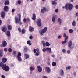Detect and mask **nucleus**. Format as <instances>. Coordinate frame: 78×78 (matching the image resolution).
Here are the masks:
<instances>
[{"label":"nucleus","mask_w":78,"mask_h":78,"mask_svg":"<svg viewBox=\"0 0 78 78\" xmlns=\"http://www.w3.org/2000/svg\"><path fill=\"white\" fill-rule=\"evenodd\" d=\"M18 19L17 16L15 17V22L16 23H18L19 25H22V23L21 22V15L20 13L18 14Z\"/></svg>","instance_id":"f257e3e1"},{"label":"nucleus","mask_w":78,"mask_h":78,"mask_svg":"<svg viewBox=\"0 0 78 78\" xmlns=\"http://www.w3.org/2000/svg\"><path fill=\"white\" fill-rule=\"evenodd\" d=\"M65 8L66 10H69V9L70 11H71L73 8V5L71 3H70L69 4H66L65 5V6L62 7V8L63 9H64Z\"/></svg>","instance_id":"f03ea898"},{"label":"nucleus","mask_w":78,"mask_h":78,"mask_svg":"<svg viewBox=\"0 0 78 78\" xmlns=\"http://www.w3.org/2000/svg\"><path fill=\"white\" fill-rule=\"evenodd\" d=\"M47 31V28L45 27L42 30L39 31V33L41 36H42L44 34V33H46Z\"/></svg>","instance_id":"7ed1b4c3"},{"label":"nucleus","mask_w":78,"mask_h":78,"mask_svg":"<svg viewBox=\"0 0 78 78\" xmlns=\"http://www.w3.org/2000/svg\"><path fill=\"white\" fill-rule=\"evenodd\" d=\"M2 69L3 70H5L6 72H8L9 71V66H7L6 64H5L4 65L2 66Z\"/></svg>","instance_id":"20e7f679"},{"label":"nucleus","mask_w":78,"mask_h":78,"mask_svg":"<svg viewBox=\"0 0 78 78\" xmlns=\"http://www.w3.org/2000/svg\"><path fill=\"white\" fill-rule=\"evenodd\" d=\"M2 45L3 47H5L7 46V42L5 40H4L2 43Z\"/></svg>","instance_id":"39448f33"},{"label":"nucleus","mask_w":78,"mask_h":78,"mask_svg":"<svg viewBox=\"0 0 78 78\" xmlns=\"http://www.w3.org/2000/svg\"><path fill=\"white\" fill-rule=\"evenodd\" d=\"M37 24L38 27H41L42 25V23H41V20L38 19L37 21Z\"/></svg>","instance_id":"423d86ee"},{"label":"nucleus","mask_w":78,"mask_h":78,"mask_svg":"<svg viewBox=\"0 0 78 78\" xmlns=\"http://www.w3.org/2000/svg\"><path fill=\"white\" fill-rule=\"evenodd\" d=\"M3 10L5 12H8L9 11V7L7 6H5L3 9Z\"/></svg>","instance_id":"0eeeda50"},{"label":"nucleus","mask_w":78,"mask_h":78,"mask_svg":"<svg viewBox=\"0 0 78 78\" xmlns=\"http://www.w3.org/2000/svg\"><path fill=\"white\" fill-rule=\"evenodd\" d=\"M45 70L48 73H50V72H51V69H50V68L48 67H46Z\"/></svg>","instance_id":"6e6552de"},{"label":"nucleus","mask_w":78,"mask_h":78,"mask_svg":"<svg viewBox=\"0 0 78 78\" xmlns=\"http://www.w3.org/2000/svg\"><path fill=\"white\" fill-rule=\"evenodd\" d=\"M2 31L3 32H6L7 31V28L5 26H4L2 28Z\"/></svg>","instance_id":"1a4fd4ad"},{"label":"nucleus","mask_w":78,"mask_h":78,"mask_svg":"<svg viewBox=\"0 0 78 78\" xmlns=\"http://www.w3.org/2000/svg\"><path fill=\"white\" fill-rule=\"evenodd\" d=\"M68 38H69V37H68V36H67L65 37V38L64 41H62V43L65 44V43H66L67 42V40L68 39Z\"/></svg>","instance_id":"9d476101"},{"label":"nucleus","mask_w":78,"mask_h":78,"mask_svg":"<svg viewBox=\"0 0 78 78\" xmlns=\"http://www.w3.org/2000/svg\"><path fill=\"white\" fill-rule=\"evenodd\" d=\"M47 11V9L45 7H44L43 8V9H41V12L42 14H44V13H45V12Z\"/></svg>","instance_id":"9b49d317"},{"label":"nucleus","mask_w":78,"mask_h":78,"mask_svg":"<svg viewBox=\"0 0 78 78\" xmlns=\"http://www.w3.org/2000/svg\"><path fill=\"white\" fill-rule=\"evenodd\" d=\"M37 68L38 69V70L39 72H41L42 71V67H41L40 66H38Z\"/></svg>","instance_id":"f8f14e48"},{"label":"nucleus","mask_w":78,"mask_h":78,"mask_svg":"<svg viewBox=\"0 0 78 78\" xmlns=\"http://www.w3.org/2000/svg\"><path fill=\"white\" fill-rule=\"evenodd\" d=\"M5 12L3 11L1 12V16L2 18H4L5 17Z\"/></svg>","instance_id":"ddd939ff"},{"label":"nucleus","mask_w":78,"mask_h":78,"mask_svg":"<svg viewBox=\"0 0 78 78\" xmlns=\"http://www.w3.org/2000/svg\"><path fill=\"white\" fill-rule=\"evenodd\" d=\"M7 58H2V62L3 63H5L7 61Z\"/></svg>","instance_id":"4468645a"},{"label":"nucleus","mask_w":78,"mask_h":78,"mask_svg":"<svg viewBox=\"0 0 78 78\" xmlns=\"http://www.w3.org/2000/svg\"><path fill=\"white\" fill-rule=\"evenodd\" d=\"M29 30L31 32H33V31H34V29L33 27L29 26Z\"/></svg>","instance_id":"2eb2a0df"},{"label":"nucleus","mask_w":78,"mask_h":78,"mask_svg":"<svg viewBox=\"0 0 78 78\" xmlns=\"http://www.w3.org/2000/svg\"><path fill=\"white\" fill-rule=\"evenodd\" d=\"M36 14H35V13H34L33 14V17L32 18V19L33 20H36Z\"/></svg>","instance_id":"dca6fc26"},{"label":"nucleus","mask_w":78,"mask_h":78,"mask_svg":"<svg viewBox=\"0 0 78 78\" xmlns=\"http://www.w3.org/2000/svg\"><path fill=\"white\" fill-rule=\"evenodd\" d=\"M7 28L9 30L11 31L12 30V26L11 25H9L7 26Z\"/></svg>","instance_id":"f3484780"},{"label":"nucleus","mask_w":78,"mask_h":78,"mask_svg":"<svg viewBox=\"0 0 78 78\" xmlns=\"http://www.w3.org/2000/svg\"><path fill=\"white\" fill-rule=\"evenodd\" d=\"M9 4V0H5L4 3L5 5H8Z\"/></svg>","instance_id":"a211bd4d"},{"label":"nucleus","mask_w":78,"mask_h":78,"mask_svg":"<svg viewBox=\"0 0 78 78\" xmlns=\"http://www.w3.org/2000/svg\"><path fill=\"white\" fill-rule=\"evenodd\" d=\"M68 47H70L72 46V41L70 40L69 41V42L68 43Z\"/></svg>","instance_id":"6ab92c4d"},{"label":"nucleus","mask_w":78,"mask_h":78,"mask_svg":"<svg viewBox=\"0 0 78 78\" xmlns=\"http://www.w3.org/2000/svg\"><path fill=\"white\" fill-rule=\"evenodd\" d=\"M46 50H47V51H49V53H50L51 52V49L50 48L48 47L46 48Z\"/></svg>","instance_id":"aec40b11"},{"label":"nucleus","mask_w":78,"mask_h":78,"mask_svg":"<svg viewBox=\"0 0 78 78\" xmlns=\"http://www.w3.org/2000/svg\"><path fill=\"white\" fill-rule=\"evenodd\" d=\"M3 51L2 50H0V57H2L3 56Z\"/></svg>","instance_id":"412c9836"},{"label":"nucleus","mask_w":78,"mask_h":78,"mask_svg":"<svg viewBox=\"0 0 78 78\" xmlns=\"http://www.w3.org/2000/svg\"><path fill=\"white\" fill-rule=\"evenodd\" d=\"M6 35L7 36H11V33L9 31H7L6 33Z\"/></svg>","instance_id":"4be33fe9"},{"label":"nucleus","mask_w":78,"mask_h":78,"mask_svg":"<svg viewBox=\"0 0 78 78\" xmlns=\"http://www.w3.org/2000/svg\"><path fill=\"white\" fill-rule=\"evenodd\" d=\"M60 73L61 75H63V74H64V71L62 69H60Z\"/></svg>","instance_id":"5701e85b"},{"label":"nucleus","mask_w":78,"mask_h":78,"mask_svg":"<svg viewBox=\"0 0 78 78\" xmlns=\"http://www.w3.org/2000/svg\"><path fill=\"white\" fill-rule=\"evenodd\" d=\"M25 57L26 59H27L29 58L30 57V55H28V54H25Z\"/></svg>","instance_id":"b1692460"},{"label":"nucleus","mask_w":78,"mask_h":78,"mask_svg":"<svg viewBox=\"0 0 78 78\" xmlns=\"http://www.w3.org/2000/svg\"><path fill=\"white\" fill-rule=\"evenodd\" d=\"M18 59V61H22V58L20 57H17Z\"/></svg>","instance_id":"393cba45"},{"label":"nucleus","mask_w":78,"mask_h":78,"mask_svg":"<svg viewBox=\"0 0 78 78\" xmlns=\"http://www.w3.org/2000/svg\"><path fill=\"white\" fill-rule=\"evenodd\" d=\"M25 32H26V30L24 29H23L21 30V33L22 34H24L25 33Z\"/></svg>","instance_id":"a878e982"},{"label":"nucleus","mask_w":78,"mask_h":78,"mask_svg":"<svg viewBox=\"0 0 78 78\" xmlns=\"http://www.w3.org/2000/svg\"><path fill=\"white\" fill-rule=\"evenodd\" d=\"M22 56V54L20 52H18V55L17 56V57H20Z\"/></svg>","instance_id":"bb28decb"},{"label":"nucleus","mask_w":78,"mask_h":78,"mask_svg":"<svg viewBox=\"0 0 78 78\" xmlns=\"http://www.w3.org/2000/svg\"><path fill=\"white\" fill-rule=\"evenodd\" d=\"M72 25L73 27H75V26H76V22L75 21H74L72 23Z\"/></svg>","instance_id":"cd10ccee"},{"label":"nucleus","mask_w":78,"mask_h":78,"mask_svg":"<svg viewBox=\"0 0 78 78\" xmlns=\"http://www.w3.org/2000/svg\"><path fill=\"white\" fill-rule=\"evenodd\" d=\"M28 50V48L27 47H25L24 48V50H23L24 52H27Z\"/></svg>","instance_id":"c85d7f7f"},{"label":"nucleus","mask_w":78,"mask_h":78,"mask_svg":"<svg viewBox=\"0 0 78 78\" xmlns=\"http://www.w3.org/2000/svg\"><path fill=\"white\" fill-rule=\"evenodd\" d=\"M27 44L29 45H31V41L29 40L27 41Z\"/></svg>","instance_id":"c756f323"},{"label":"nucleus","mask_w":78,"mask_h":78,"mask_svg":"<svg viewBox=\"0 0 78 78\" xmlns=\"http://www.w3.org/2000/svg\"><path fill=\"white\" fill-rule=\"evenodd\" d=\"M58 22H59V23L60 25L61 24V19L60 18H58L57 20Z\"/></svg>","instance_id":"7c9ffc66"},{"label":"nucleus","mask_w":78,"mask_h":78,"mask_svg":"<svg viewBox=\"0 0 78 78\" xmlns=\"http://www.w3.org/2000/svg\"><path fill=\"white\" fill-rule=\"evenodd\" d=\"M52 66H56V62H53L52 63Z\"/></svg>","instance_id":"2f4dec72"},{"label":"nucleus","mask_w":78,"mask_h":78,"mask_svg":"<svg viewBox=\"0 0 78 78\" xmlns=\"http://www.w3.org/2000/svg\"><path fill=\"white\" fill-rule=\"evenodd\" d=\"M52 4L53 5H56V4H57V2H56L55 1H52Z\"/></svg>","instance_id":"473e14b6"},{"label":"nucleus","mask_w":78,"mask_h":78,"mask_svg":"<svg viewBox=\"0 0 78 78\" xmlns=\"http://www.w3.org/2000/svg\"><path fill=\"white\" fill-rule=\"evenodd\" d=\"M45 45L47 47H49L50 45V44L48 42H46L45 43Z\"/></svg>","instance_id":"72a5a7b5"},{"label":"nucleus","mask_w":78,"mask_h":78,"mask_svg":"<svg viewBox=\"0 0 78 78\" xmlns=\"http://www.w3.org/2000/svg\"><path fill=\"white\" fill-rule=\"evenodd\" d=\"M5 64H4L2 62H0V67H3V66H4Z\"/></svg>","instance_id":"f704fd0d"},{"label":"nucleus","mask_w":78,"mask_h":78,"mask_svg":"<svg viewBox=\"0 0 78 78\" xmlns=\"http://www.w3.org/2000/svg\"><path fill=\"white\" fill-rule=\"evenodd\" d=\"M40 52L39 51L37 52L35 54V56H38L39 55Z\"/></svg>","instance_id":"c9c22d12"},{"label":"nucleus","mask_w":78,"mask_h":78,"mask_svg":"<svg viewBox=\"0 0 78 78\" xmlns=\"http://www.w3.org/2000/svg\"><path fill=\"white\" fill-rule=\"evenodd\" d=\"M17 3L18 5H20L22 3V1L20 0H18L17 1Z\"/></svg>","instance_id":"e433bc0d"},{"label":"nucleus","mask_w":78,"mask_h":78,"mask_svg":"<svg viewBox=\"0 0 78 78\" xmlns=\"http://www.w3.org/2000/svg\"><path fill=\"white\" fill-rule=\"evenodd\" d=\"M12 54L14 55L13 57H15L16 56V51H13Z\"/></svg>","instance_id":"4c0bfd02"},{"label":"nucleus","mask_w":78,"mask_h":78,"mask_svg":"<svg viewBox=\"0 0 78 78\" xmlns=\"http://www.w3.org/2000/svg\"><path fill=\"white\" fill-rule=\"evenodd\" d=\"M30 70L31 71H33V70H34V68L31 66L30 68Z\"/></svg>","instance_id":"58836bf2"},{"label":"nucleus","mask_w":78,"mask_h":78,"mask_svg":"<svg viewBox=\"0 0 78 78\" xmlns=\"http://www.w3.org/2000/svg\"><path fill=\"white\" fill-rule=\"evenodd\" d=\"M66 70H70V69H71V67L70 66H69L68 67H66Z\"/></svg>","instance_id":"ea45409f"},{"label":"nucleus","mask_w":78,"mask_h":78,"mask_svg":"<svg viewBox=\"0 0 78 78\" xmlns=\"http://www.w3.org/2000/svg\"><path fill=\"white\" fill-rule=\"evenodd\" d=\"M42 51L43 52H45L46 51H47V48L45 49V48H44L42 49Z\"/></svg>","instance_id":"a19ab883"},{"label":"nucleus","mask_w":78,"mask_h":78,"mask_svg":"<svg viewBox=\"0 0 78 78\" xmlns=\"http://www.w3.org/2000/svg\"><path fill=\"white\" fill-rule=\"evenodd\" d=\"M8 51L10 53H11V52H12V49H11V48H9L8 49Z\"/></svg>","instance_id":"79ce46f5"},{"label":"nucleus","mask_w":78,"mask_h":78,"mask_svg":"<svg viewBox=\"0 0 78 78\" xmlns=\"http://www.w3.org/2000/svg\"><path fill=\"white\" fill-rule=\"evenodd\" d=\"M18 31L19 32V33H21L22 31V30H21V28H20V27H19L18 28Z\"/></svg>","instance_id":"37998d69"},{"label":"nucleus","mask_w":78,"mask_h":78,"mask_svg":"<svg viewBox=\"0 0 78 78\" xmlns=\"http://www.w3.org/2000/svg\"><path fill=\"white\" fill-rule=\"evenodd\" d=\"M69 33H73V30L72 29H70L69 30Z\"/></svg>","instance_id":"c03bdc74"},{"label":"nucleus","mask_w":78,"mask_h":78,"mask_svg":"<svg viewBox=\"0 0 78 78\" xmlns=\"http://www.w3.org/2000/svg\"><path fill=\"white\" fill-rule=\"evenodd\" d=\"M62 52H63V53H66V50L65 49H63L62 50Z\"/></svg>","instance_id":"a18cd8bd"},{"label":"nucleus","mask_w":78,"mask_h":78,"mask_svg":"<svg viewBox=\"0 0 78 78\" xmlns=\"http://www.w3.org/2000/svg\"><path fill=\"white\" fill-rule=\"evenodd\" d=\"M52 21L53 22H55V18L53 17L52 19Z\"/></svg>","instance_id":"49530a36"},{"label":"nucleus","mask_w":78,"mask_h":78,"mask_svg":"<svg viewBox=\"0 0 78 78\" xmlns=\"http://www.w3.org/2000/svg\"><path fill=\"white\" fill-rule=\"evenodd\" d=\"M23 22L24 23H26L27 22V20L25 18H24L23 19Z\"/></svg>","instance_id":"de8ad7c7"},{"label":"nucleus","mask_w":78,"mask_h":78,"mask_svg":"<svg viewBox=\"0 0 78 78\" xmlns=\"http://www.w3.org/2000/svg\"><path fill=\"white\" fill-rule=\"evenodd\" d=\"M58 39H61V37H62V36L61 35L58 36Z\"/></svg>","instance_id":"09e8293b"},{"label":"nucleus","mask_w":78,"mask_h":78,"mask_svg":"<svg viewBox=\"0 0 78 78\" xmlns=\"http://www.w3.org/2000/svg\"><path fill=\"white\" fill-rule=\"evenodd\" d=\"M29 38L30 39H33V36L30 35L29 37Z\"/></svg>","instance_id":"8fccbe9b"},{"label":"nucleus","mask_w":78,"mask_h":78,"mask_svg":"<svg viewBox=\"0 0 78 78\" xmlns=\"http://www.w3.org/2000/svg\"><path fill=\"white\" fill-rule=\"evenodd\" d=\"M67 36V34H66L64 33L63 34V37H66V36Z\"/></svg>","instance_id":"3c124183"},{"label":"nucleus","mask_w":78,"mask_h":78,"mask_svg":"<svg viewBox=\"0 0 78 78\" xmlns=\"http://www.w3.org/2000/svg\"><path fill=\"white\" fill-rule=\"evenodd\" d=\"M67 53L68 54H70V51L68 50L67 51Z\"/></svg>","instance_id":"603ef678"},{"label":"nucleus","mask_w":78,"mask_h":78,"mask_svg":"<svg viewBox=\"0 0 78 78\" xmlns=\"http://www.w3.org/2000/svg\"><path fill=\"white\" fill-rule=\"evenodd\" d=\"M58 9H56L55 10V12H58Z\"/></svg>","instance_id":"864d4df0"},{"label":"nucleus","mask_w":78,"mask_h":78,"mask_svg":"<svg viewBox=\"0 0 78 78\" xmlns=\"http://www.w3.org/2000/svg\"><path fill=\"white\" fill-rule=\"evenodd\" d=\"M14 11H15V9H13L12 10V12L13 13L14 12Z\"/></svg>","instance_id":"5fc2aeb1"},{"label":"nucleus","mask_w":78,"mask_h":78,"mask_svg":"<svg viewBox=\"0 0 78 78\" xmlns=\"http://www.w3.org/2000/svg\"><path fill=\"white\" fill-rule=\"evenodd\" d=\"M33 51H34V53H36V49H34Z\"/></svg>","instance_id":"6e6d98bb"},{"label":"nucleus","mask_w":78,"mask_h":78,"mask_svg":"<svg viewBox=\"0 0 78 78\" xmlns=\"http://www.w3.org/2000/svg\"><path fill=\"white\" fill-rule=\"evenodd\" d=\"M8 50H7V48H5L4 49V51L5 52H6Z\"/></svg>","instance_id":"4d7b16f0"},{"label":"nucleus","mask_w":78,"mask_h":78,"mask_svg":"<svg viewBox=\"0 0 78 78\" xmlns=\"http://www.w3.org/2000/svg\"><path fill=\"white\" fill-rule=\"evenodd\" d=\"M27 22H30V19L29 18H27Z\"/></svg>","instance_id":"13d9d810"},{"label":"nucleus","mask_w":78,"mask_h":78,"mask_svg":"<svg viewBox=\"0 0 78 78\" xmlns=\"http://www.w3.org/2000/svg\"><path fill=\"white\" fill-rule=\"evenodd\" d=\"M75 8L76 9H78V5H77L76 6Z\"/></svg>","instance_id":"bf43d9fd"},{"label":"nucleus","mask_w":78,"mask_h":78,"mask_svg":"<svg viewBox=\"0 0 78 78\" xmlns=\"http://www.w3.org/2000/svg\"><path fill=\"white\" fill-rule=\"evenodd\" d=\"M1 77L2 78H5V76H4V75H2L1 76Z\"/></svg>","instance_id":"052dcab7"},{"label":"nucleus","mask_w":78,"mask_h":78,"mask_svg":"<svg viewBox=\"0 0 78 78\" xmlns=\"http://www.w3.org/2000/svg\"><path fill=\"white\" fill-rule=\"evenodd\" d=\"M42 78H48V77L45 76H43L42 77Z\"/></svg>","instance_id":"680f3d73"},{"label":"nucleus","mask_w":78,"mask_h":78,"mask_svg":"<svg viewBox=\"0 0 78 78\" xmlns=\"http://www.w3.org/2000/svg\"><path fill=\"white\" fill-rule=\"evenodd\" d=\"M76 72H74V73H73V75H74V76H75L76 75Z\"/></svg>","instance_id":"e2e57ef3"},{"label":"nucleus","mask_w":78,"mask_h":78,"mask_svg":"<svg viewBox=\"0 0 78 78\" xmlns=\"http://www.w3.org/2000/svg\"><path fill=\"white\" fill-rule=\"evenodd\" d=\"M51 56L52 57H53V58H55V55H51Z\"/></svg>","instance_id":"0e129e2a"},{"label":"nucleus","mask_w":78,"mask_h":78,"mask_svg":"<svg viewBox=\"0 0 78 78\" xmlns=\"http://www.w3.org/2000/svg\"><path fill=\"white\" fill-rule=\"evenodd\" d=\"M14 66V64H11V67H13Z\"/></svg>","instance_id":"69168bd1"},{"label":"nucleus","mask_w":78,"mask_h":78,"mask_svg":"<svg viewBox=\"0 0 78 78\" xmlns=\"http://www.w3.org/2000/svg\"><path fill=\"white\" fill-rule=\"evenodd\" d=\"M70 2H72V3H73V1H74V0H70Z\"/></svg>","instance_id":"338daca9"},{"label":"nucleus","mask_w":78,"mask_h":78,"mask_svg":"<svg viewBox=\"0 0 78 78\" xmlns=\"http://www.w3.org/2000/svg\"><path fill=\"white\" fill-rule=\"evenodd\" d=\"M76 15L77 16V17H78V13H77L76 14Z\"/></svg>","instance_id":"774afa93"}]
</instances>
